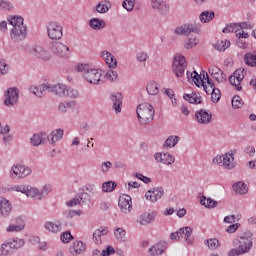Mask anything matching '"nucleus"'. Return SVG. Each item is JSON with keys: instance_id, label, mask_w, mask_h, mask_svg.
<instances>
[{"instance_id": "4c0bfd02", "label": "nucleus", "mask_w": 256, "mask_h": 256, "mask_svg": "<svg viewBox=\"0 0 256 256\" xmlns=\"http://www.w3.org/2000/svg\"><path fill=\"white\" fill-rule=\"evenodd\" d=\"M200 204H202L207 209H215V207H217L218 203H217V201H215L211 198H207V196H202L200 198Z\"/></svg>"}, {"instance_id": "aec40b11", "label": "nucleus", "mask_w": 256, "mask_h": 256, "mask_svg": "<svg viewBox=\"0 0 256 256\" xmlns=\"http://www.w3.org/2000/svg\"><path fill=\"white\" fill-rule=\"evenodd\" d=\"M208 71L211 77H213V79H215L217 83H227V76L222 70H220L219 67L212 66L209 68Z\"/></svg>"}, {"instance_id": "20e7f679", "label": "nucleus", "mask_w": 256, "mask_h": 256, "mask_svg": "<svg viewBox=\"0 0 256 256\" xmlns=\"http://www.w3.org/2000/svg\"><path fill=\"white\" fill-rule=\"evenodd\" d=\"M136 113L140 125H147L151 123L155 116V108H153V105L144 102L137 107Z\"/></svg>"}, {"instance_id": "e2e57ef3", "label": "nucleus", "mask_w": 256, "mask_h": 256, "mask_svg": "<svg viewBox=\"0 0 256 256\" xmlns=\"http://www.w3.org/2000/svg\"><path fill=\"white\" fill-rule=\"evenodd\" d=\"M111 167H113V163H111V161H106L101 164L100 169L102 173H109V169H111Z\"/></svg>"}, {"instance_id": "bf43d9fd", "label": "nucleus", "mask_w": 256, "mask_h": 256, "mask_svg": "<svg viewBox=\"0 0 256 256\" xmlns=\"http://www.w3.org/2000/svg\"><path fill=\"white\" fill-rule=\"evenodd\" d=\"M122 7L126 9V11H133V7H135V0H124Z\"/></svg>"}, {"instance_id": "a18cd8bd", "label": "nucleus", "mask_w": 256, "mask_h": 256, "mask_svg": "<svg viewBox=\"0 0 256 256\" xmlns=\"http://www.w3.org/2000/svg\"><path fill=\"white\" fill-rule=\"evenodd\" d=\"M117 187V183L114 181H107L102 184V191L104 193H113L115 188Z\"/></svg>"}, {"instance_id": "423d86ee", "label": "nucleus", "mask_w": 256, "mask_h": 256, "mask_svg": "<svg viewBox=\"0 0 256 256\" xmlns=\"http://www.w3.org/2000/svg\"><path fill=\"white\" fill-rule=\"evenodd\" d=\"M47 35L53 41H59L63 37V26L57 21H50L46 25Z\"/></svg>"}, {"instance_id": "7ed1b4c3", "label": "nucleus", "mask_w": 256, "mask_h": 256, "mask_svg": "<svg viewBox=\"0 0 256 256\" xmlns=\"http://www.w3.org/2000/svg\"><path fill=\"white\" fill-rule=\"evenodd\" d=\"M76 71H78V73H83L85 81L90 85H101V83H103V80H101L103 71L101 69L91 68L87 64H78L76 66Z\"/></svg>"}, {"instance_id": "412c9836", "label": "nucleus", "mask_w": 256, "mask_h": 256, "mask_svg": "<svg viewBox=\"0 0 256 256\" xmlns=\"http://www.w3.org/2000/svg\"><path fill=\"white\" fill-rule=\"evenodd\" d=\"M100 57L110 69H115L117 67V59H115V56H113L111 52L104 50L100 53Z\"/></svg>"}, {"instance_id": "864d4df0", "label": "nucleus", "mask_w": 256, "mask_h": 256, "mask_svg": "<svg viewBox=\"0 0 256 256\" xmlns=\"http://www.w3.org/2000/svg\"><path fill=\"white\" fill-rule=\"evenodd\" d=\"M125 229L123 228H116L114 230V237L117 239V241H125Z\"/></svg>"}, {"instance_id": "4468645a", "label": "nucleus", "mask_w": 256, "mask_h": 256, "mask_svg": "<svg viewBox=\"0 0 256 256\" xmlns=\"http://www.w3.org/2000/svg\"><path fill=\"white\" fill-rule=\"evenodd\" d=\"M154 159L156 163H160L161 165H173L175 163V156L170 154L169 152L166 153H161V152H156L154 154Z\"/></svg>"}, {"instance_id": "774afa93", "label": "nucleus", "mask_w": 256, "mask_h": 256, "mask_svg": "<svg viewBox=\"0 0 256 256\" xmlns=\"http://www.w3.org/2000/svg\"><path fill=\"white\" fill-rule=\"evenodd\" d=\"M113 253H115V248H113V246H107L106 249L102 250L101 256H110L113 255Z\"/></svg>"}, {"instance_id": "6ab92c4d", "label": "nucleus", "mask_w": 256, "mask_h": 256, "mask_svg": "<svg viewBox=\"0 0 256 256\" xmlns=\"http://www.w3.org/2000/svg\"><path fill=\"white\" fill-rule=\"evenodd\" d=\"M44 229L48 231V233H53L56 235L57 233H61V231H63V223L59 220L46 221L44 223Z\"/></svg>"}, {"instance_id": "58836bf2", "label": "nucleus", "mask_w": 256, "mask_h": 256, "mask_svg": "<svg viewBox=\"0 0 256 256\" xmlns=\"http://www.w3.org/2000/svg\"><path fill=\"white\" fill-rule=\"evenodd\" d=\"M25 229V222L20 221V223L17 224H10L7 228L6 231L7 233H19Z\"/></svg>"}, {"instance_id": "c03bdc74", "label": "nucleus", "mask_w": 256, "mask_h": 256, "mask_svg": "<svg viewBox=\"0 0 256 256\" xmlns=\"http://www.w3.org/2000/svg\"><path fill=\"white\" fill-rule=\"evenodd\" d=\"M244 63H246L249 67H256V55L248 52L244 55Z\"/></svg>"}, {"instance_id": "f03ea898", "label": "nucleus", "mask_w": 256, "mask_h": 256, "mask_svg": "<svg viewBox=\"0 0 256 256\" xmlns=\"http://www.w3.org/2000/svg\"><path fill=\"white\" fill-rule=\"evenodd\" d=\"M9 25L12 26L10 30V39L14 43H21L27 39V25L23 22V17L21 16H10Z\"/></svg>"}, {"instance_id": "13d9d810", "label": "nucleus", "mask_w": 256, "mask_h": 256, "mask_svg": "<svg viewBox=\"0 0 256 256\" xmlns=\"http://www.w3.org/2000/svg\"><path fill=\"white\" fill-rule=\"evenodd\" d=\"M232 107L234 109H241V107H243V99H241L239 96H234L232 98Z\"/></svg>"}, {"instance_id": "39448f33", "label": "nucleus", "mask_w": 256, "mask_h": 256, "mask_svg": "<svg viewBox=\"0 0 256 256\" xmlns=\"http://www.w3.org/2000/svg\"><path fill=\"white\" fill-rule=\"evenodd\" d=\"M48 49H50L51 53L60 59H68L70 56L69 46L60 41L50 42Z\"/></svg>"}, {"instance_id": "ddd939ff", "label": "nucleus", "mask_w": 256, "mask_h": 256, "mask_svg": "<svg viewBox=\"0 0 256 256\" xmlns=\"http://www.w3.org/2000/svg\"><path fill=\"white\" fill-rule=\"evenodd\" d=\"M118 207L120 208V211L124 213V215H129V213L133 211V201L131 200V196L127 194L120 196Z\"/></svg>"}, {"instance_id": "9b49d317", "label": "nucleus", "mask_w": 256, "mask_h": 256, "mask_svg": "<svg viewBox=\"0 0 256 256\" xmlns=\"http://www.w3.org/2000/svg\"><path fill=\"white\" fill-rule=\"evenodd\" d=\"M30 173L31 168L21 164L13 165L10 169L11 179H25V177H29Z\"/></svg>"}, {"instance_id": "c85d7f7f", "label": "nucleus", "mask_w": 256, "mask_h": 256, "mask_svg": "<svg viewBox=\"0 0 256 256\" xmlns=\"http://www.w3.org/2000/svg\"><path fill=\"white\" fill-rule=\"evenodd\" d=\"M183 99L188 101V103H192L194 105H201L203 103V98L199 92H194L192 94H184Z\"/></svg>"}, {"instance_id": "72a5a7b5", "label": "nucleus", "mask_w": 256, "mask_h": 256, "mask_svg": "<svg viewBox=\"0 0 256 256\" xmlns=\"http://www.w3.org/2000/svg\"><path fill=\"white\" fill-rule=\"evenodd\" d=\"M232 189L238 195H246V193L249 191L247 184H245L243 181H239L233 184Z\"/></svg>"}, {"instance_id": "603ef678", "label": "nucleus", "mask_w": 256, "mask_h": 256, "mask_svg": "<svg viewBox=\"0 0 256 256\" xmlns=\"http://www.w3.org/2000/svg\"><path fill=\"white\" fill-rule=\"evenodd\" d=\"M197 45H199V39H197V37H191L186 41L184 47L185 49H193V47H197Z\"/></svg>"}, {"instance_id": "393cba45", "label": "nucleus", "mask_w": 256, "mask_h": 256, "mask_svg": "<svg viewBox=\"0 0 256 256\" xmlns=\"http://www.w3.org/2000/svg\"><path fill=\"white\" fill-rule=\"evenodd\" d=\"M180 238L184 239L188 245L193 243V228L186 226L179 229Z\"/></svg>"}, {"instance_id": "8fccbe9b", "label": "nucleus", "mask_w": 256, "mask_h": 256, "mask_svg": "<svg viewBox=\"0 0 256 256\" xmlns=\"http://www.w3.org/2000/svg\"><path fill=\"white\" fill-rule=\"evenodd\" d=\"M205 245L208 247V249H210V251H215V249H218L221 244L216 238H211L206 240Z\"/></svg>"}, {"instance_id": "5701e85b", "label": "nucleus", "mask_w": 256, "mask_h": 256, "mask_svg": "<svg viewBox=\"0 0 256 256\" xmlns=\"http://www.w3.org/2000/svg\"><path fill=\"white\" fill-rule=\"evenodd\" d=\"M112 4L109 0H101L94 7V13H99L100 15H105L109 13V9H111Z\"/></svg>"}, {"instance_id": "680f3d73", "label": "nucleus", "mask_w": 256, "mask_h": 256, "mask_svg": "<svg viewBox=\"0 0 256 256\" xmlns=\"http://www.w3.org/2000/svg\"><path fill=\"white\" fill-rule=\"evenodd\" d=\"M60 238L63 243H69L73 239V235H71V232L66 231L61 234Z\"/></svg>"}, {"instance_id": "3c124183", "label": "nucleus", "mask_w": 256, "mask_h": 256, "mask_svg": "<svg viewBox=\"0 0 256 256\" xmlns=\"http://www.w3.org/2000/svg\"><path fill=\"white\" fill-rule=\"evenodd\" d=\"M151 255H163L165 253V248L161 244H155L149 249Z\"/></svg>"}, {"instance_id": "cd10ccee", "label": "nucleus", "mask_w": 256, "mask_h": 256, "mask_svg": "<svg viewBox=\"0 0 256 256\" xmlns=\"http://www.w3.org/2000/svg\"><path fill=\"white\" fill-rule=\"evenodd\" d=\"M30 143L33 147H39V145H45L47 143V134L45 133H38L34 134L30 138Z\"/></svg>"}, {"instance_id": "473e14b6", "label": "nucleus", "mask_w": 256, "mask_h": 256, "mask_svg": "<svg viewBox=\"0 0 256 256\" xmlns=\"http://www.w3.org/2000/svg\"><path fill=\"white\" fill-rule=\"evenodd\" d=\"M85 245L82 241H76L73 243V246L70 248L71 255L77 256L81 255V253H85Z\"/></svg>"}, {"instance_id": "69168bd1", "label": "nucleus", "mask_w": 256, "mask_h": 256, "mask_svg": "<svg viewBox=\"0 0 256 256\" xmlns=\"http://www.w3.org/2000/svg\"><path fill=\"white\" fill-rule=\"evenodd\" d=\"M0 9L11 11V9H13V4H11V2L0 1Z\"/></svg>"}, {"instance_id": "bb28decb", "label": "nucleus", "mask_w": 256, "mask_h": 256, "mask_svg": "<svg viewBox=\"0 0 256 256\" xmlns=\"http://www.w3.org/2000/svg\"><path fill=\"white\" fill-rule=\"evenodd\" d=\"M67 85L65 84H54L49 85L48 93H52V95H57L58 97H65Z\"/></svg>"}, {"instance_id": "dca6fc26", "label": "nucleus", "mask_w": 256, "mask_h": 256, "mask_svg": "<svg viewBox=\"0 0 256 256\" xmlns=\"http://www.w3.org/2000/svg\"><path fill=\"white\" fill-rule=\"evenodd\" d=\"M195 118L199 125H209L213 119V114L205 109H200L195 112Z\"/></svg>"}, {"instance_id": "c756f323", "label": "nucleus", "mask_w": 256, "mask_h": 256, "mask_svg": "<svg viewBox=\"0 0 256 256\" xmlns=\"http://www.w3.org/2000/svg\"><path fill=\"white\" fill-rule=\"evenodd\" d=\"M13 255V242L9 240L4 241L0 245V256H11Z\"/></svg>"}, {"instance_id": "2eb2a0df", "label": "nucleus", "mask_w": 256, "mask_h": 256, "mask_svg": "<svg viewBox=\"0 0 256 256\" xmlns=\"http://www.w3.org/2000/svg\"><path fill=\"white\" fill-rule=\"evenodd\" d=\"M174 33L176 35L184 36V37H189L191 33H199V28L195 26L194 24H183L182 26H178Z\"/></svg>"}, {"instance_id": "c9c22d12", "label": "nucleus", "mask_w": 256, "mask_h": 256, "mask_svg": "<svg viewBox=\"0 0 256 256\" xmlns=\"http://www.w3.org/2000/svg\"><path fill=\"white\" fill-rule=\"evenodd\" d=\"M191 79L194 81L195 85L199 87L202 83H205V79H207V73L203 72L202 74H198L197 71L191 73Z\"/></svg>"}, {"instance_id": "49530a36", "label": "nucleus", "mask_w": 256, "mask_h": 256, "mask_svg": "<svg viewBox=\"0 0 256 256\" xmlns=\"http://www.w3.org/2000/svg\"><path fill=\"white\" fill-rule=\"evenodd\" d=\"M81 203H85V201H83V193L78 194L75 198L66 202V205L67 207H75L76 205H81Z\"/></svg>"}, {"instance_id": "052dcab7", "label": "nucleus", "mask_w": 256, "mask_h": 256, "mask_svg": "<svg viewBox=\"0 0 256 256\" xmlns=\"http://www.w3.org/2000/svg\"><path fill=\"white\" fill-rule=\"evenodd\" d=\"M237 29H239V24H230L227 25L222 31L223 33H237Z\"/></svg>"}, {"instance_id": "f257e3e1", "label": "nucleus", "mask_w": 256, "mask_h": 256, "mask_svg": "<svg viewBox=\"0 0 256 256\" xmlns=\"http://www.w3.org/2000/svg\"><path fill=\"white\" fill-rule=\"evenodd\" d=\"M237 248H232L228 252V256H241L251 253L253 249V234L251 231L243 232L238 238L233 242Z\"/></svg>"}, {"instance_id": "2f4dec72", "label": "nucleus", "mask_w": 256, "mask_h": 256, "mask_svg": "<svg viewBox=\"0 0 256 256\" xmlns=\"http://www.w3.org/2000/svg\"><path fill=\"white\" fill-rule=\"evenodd\" d=\"M47 141L51 143V145H55L57 141H61L63 139V130L58 129L56 131H53L50 135L46 136Z\"/></svg>"}, {"instance_id": "f704fd0d", "label": "nucleus", "mask_w": 256, "mask_h": 256, "mask_svg": "<svg viewBox=\"0 0 256 256\" xmlns=\"http://www.w3.org/2000/svg\"><path fill=\"white\" fill-rule=\"evenodd\" d=\"M49 92V84H41L32 88V93L36 97H44V95Z\"/></svg>"}, {"instance_id": "338daca9", "label": "nucleus", "mask_w": 256, "mask_h": 256, "mask_svg": "<svg viewBox=\"0 0 256 256\" xmlns=\"http://www.w3.org/2000/svg\"><path fill=\"white\" fill-rule=\"evenodd\" d=\"M81 210L75 211V210H69L68 212H65L64 215L66 219H73L75 215H81Z\"/></svg>"}, {"instance_id": "6e6552de", "label": "nucleus", "mask_w": 256, "mask_h": 256, "mask_svg": "<svg viewBox=\"0 0 256 256\" xmlns=\"http://www.w3.org/2000/svg\"><path fill=\"white\" fill-rule=\"evenodd\" d=\"M19 103V89L17 87H10L4 92V105L11 109Z\"/></svg>"}, {"instance_id": "a19ab883", "label": "nucleus", "mask_w": 256, "mask_h": 256, "mask_svg": "<svg viewBox=\"0 0 256 256\" xmlns=\"http://www.w3.org/2000/svg\"><path fill=\"white\" fill-rule=\"evenodd\" d=\"M215 18V12L213 11H204L200 14L199 19L201 23H209L210 21H213Z\"/></svg>"}, {"instance_id": "e433bc0d", "label": "nucleus", "mask_w": 256, "mask_h": 256, "mask_svg": "<svg viewBox=\"0 0 256 256\" xmlns=\"http://www.w3.org/2000/svg\"><path fill=\"white\" fill-rule=\"evenodd\" d=\"M26 197H30L31 199H37L38 201H41L43 197H41V191L35 187H29L26 192Z\"/></svg>"}, {"instance_id": "9d476101", "label": "nucleus", "mask_w": 256, "mask_h": 256, "mask_svg": "<svg viewBox=\"0 0 256 256\" xmlns=\"http://www.w3.org/2000/svg\"><path fill=\"white\" fill-rule=\"evenodd\" d=\"M27 51L41 61H51V52L42 46H32Z\"/></svg>"}, {"instance_id": "ea45409f", "label": "nucleus", "mask_w": 256, "mask_h": 256, "mask_svg": "<svg viewBox=\"0 0 256 256\" xmlns=\"http://www.w3.org/2000/svg\"><path fill=\"white\" fill-rule=\"evenodd\" d=\"M229 47H231V42L229 40H218L214 44V49H216V51H225L229 49Z\"/></svg>"}, {"instance_id": "0eeeda50", "label": "nucleus", "mask_w": 256, "mask_h": 256, "mask_svg": "<svg viewBox=\"0 0 256 256\" xmlns=\"http://www.w3.org/2000/svg\"><path fill=\"white\" fill-rule=\"evenodd\" d=\"M185 69H187V60L185 56L176 54L172 65V71L176 77H183L185 75Z\"/></svg>"}, {"instance_id": "f3484780", "label": "nucleus", "mask_w": 256, "mask_h": 256, "mask_svg": "<svg viewBox=\"0 0 256 256\" xmlns=\"http://www.w3.org/2000/svg\"><path fill=\"white\" fill-rule=\"evenodd\" d=\"M11 211H13V206L11 205V201L7 198L1 196L0 197V217L6 219L11 215Z\"/></svg>"}, {"instance_id": "f8f14e48", "label": "nucleus", "mask_w": 256, "mask_h": 256, "mask_svg": "<svg viewBox=\"0 0 256 256\" xmlns=\"http://www.w3.org/2000/svg\"><path fill=\"white\" fill-rule=\"evenodd\" d=\"M246 73L247 72L245 71V68H240V69H237L228 78L230 85H233L234 87H236L237 91H241V89H243V87H241V81H243V79H245Z\"/></svg>"}, {"instance_id": "37998d69", "label": "nucleus", "mask_w": 256, "mask_h": 256, "mask_svg": "<svg viewBox=\"0 0 256 256\" xmlns=\"http://www.w3.org/2000/svg\"><path fill=\"white\" fill-rule=\"evenodd\" d=\"M202 87H204V91L207 95H210L213 89H215V83L209 79V74H206L205 83H202Z\"/></svg>"}, {"instance_id": "4d7b16f0", "label": "nucleus", "mask_w": 256, "mask_h": 256, "mask_svg": "<svg viewBox=\"0 0 256 256\" xmlns=\"http://www.w3.org/2000/svg\"><path fill=\"white\" fill-rule=\"evenodd\" d=\"M179 143V138L178 136H170L166 139L165 145L169 148L175 147Z\"/></svg>"}, {"instance_id": "a878e982", "label": "nucleus", "mask_w": 256, "mask_h": 256, "mask_svg": "<svg viewBox=\"0 0 256 256\" xmlns=\"http://www.w3.org/2000/svg\"><path fill=\"white\" fill-rule=\"evenodd\" d=\"M113 109L115 113H121V106L123 105V94L117 92L111 95Z\"/></svg>"}, {"instance_id": "0e129e2a", "label": "nucleus", "mask_w": 256, "mask_h": 256, "mask_svg": "<svg viewBox=\"0 0 256 256\" xmlns=\"http://www.w3.org/2000/svg\"><path fill=\"white\" fill-rule=\"evenodd\" d=\"M29 189V186L26 185H17L13 187V190L17 193H23L24 195H27V191Z\"/></svg>"}, {"instance_id": "4be33fe9", "label": "nucleus", "mask_w": 256, "mask_h": 256, "mask_svg": "<svg viewBox=\"0 0 256 256\" xmlns=\"http://www.w3.org/2000/svg\"><path fill=\"white\" fill-rule=\"evenodd\" d=\"M155 217H157V212H145L137 218V223L143 226L149 225V223H153V221H155Z\"/></svg>"}, {"instance_id": "7c9ffc66", "label": "nucleus", "mask_w": 256, "mask_h": 256, "mask_svg": "<svg viewBox=\"0 0 256 256\" xmlns=\"http://www.w3.org/2000/svg\"><path fill=\"white\" fill-rule=\"evenodd\" d=\"M89 25L93 31H101V29H105L107 23L103 19L91 18L89 20Z\"/></svg>"}, {"instance_id": "79ce46f5", "label": "nucleus", "mask_w": 256, "mask_h": 256, "mask_svg": "<svg viewBox=\"0 0 256 256\" xmlns=\"http://www.w3.org/2000/svg\"><path fill=\"white\" fill-rule=\"evenodd\" d=\"M146 91L148 95H159V84L153 81L149 82L146 85Z\"/></svg>"}, {"instance_id": "b1692460", "label": "nucleus", "mask_w": 256, "mask_h": 256, "mask_svg": "<svg viewBox=\"0 0 256 256\" xmlns=\"http://www.w3.org/2000/svg\"><path fill=\"white\" fill-rule=\"evenodd\" d=\"M152 9H157L161 15L169 13V5L163 0H151Z\"/></svg>"}, {"instance_id": "de8ad7c7", "label": "nucleus", "mask_w": 256, "mask_h": 256, "mask_svg": "<svg viewBox=\"0 0 256 256\" xmlns=\"http://www.w3.org/2000/svg\"><path fill=\"white\" fill-rule=\"evenodd\" d=\"M9 241L12 243L13 250L17 251L18 249H22V247H25V239L13 238Z\"/></svg>"}, {"instance_id": "a211bd4d", "label": "nucleus", "mask_w": 256, "mask_h": 256, "mask_svg": "<svg viewBox=\"0 0 256 256\" xmlns=\"http://www.w3.org/2000/svg\"><path fill=\"white\" fill-rule=\"evenodd\" d=\"M165 191L162 187L154 188L152 190H148L145 194L147 201L150 203H157L161 197H163Z\"/></svg>"}, {"instance_id": "1a4fd4ad", "label": "nucleus", "mask_w": 256, "mask_h": 256, "mask_svg": "<svg viewBox=\"0 0 256 256\" xmlns=\"http://www.w3.org/2000/svg\"><path fill=\"white\" fill-rule=\"evenodd\" d=\"M235 156H233V153L228 152L225 154H222L220 156H216L213 159V163H217L218 165H221L222 167H224V169H235Z\"/></svg>"}, {"instance_id": "6e6d98bb", "label": "nucleus", "mask_w": 256, "mask_h": 256, "mask_svg": "<svg viewBox=\"0 0 256 256\" xmlns=\"http://www.w3.org/2000/svg\"><path fill=\"white\" fill-rule=\"evenodd\" d=\"M211 95V101L213 103H218L219 99H221V90L218 88L213 89V91L210 92Z\"/></svg>"}, {"instance_id": "5fc2aeb1", "label": "nucleus", "mask_w": 256, "mask_h": 256, "mask_svg": "<svg viewBox=\"0 0 256 256\" xmlns=\"http://www.w3.org/2000/svg\"><path fill=\"white\" fill-rule=\"evenodd\" d=\"M106 79L108 81H112V83H115L116 81H119V74L113 70H108L105 75Z\"/></svg>"}, {"instance_id": "09e8293b", "label": "nucleus", "mask_w": 256, "mask_h": 256, "mask_svg": "<svg viewBox=\"0 0 256 256\" xmlns=\"http://www.w3.org/2000/svg\"><path fill=\"white\" fill-rule=\"evenodd\" d=\"M64 97H70V99H77L79 97V91L75 88L66 86V90H64Z\"/></svg>"}]
</instances>
